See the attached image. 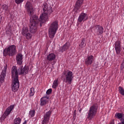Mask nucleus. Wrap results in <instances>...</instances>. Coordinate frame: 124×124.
I'll list each match as a JSON object with an SVG mask.
<instances>
[{"label": "nucleus", "instance_id": "27", "mask_svg": "<svg viewBox=\"0 0 124 124\" xmlns=\"http://www.w3.org/2000/svg\"><path fill=\"white\" fill-rule=\"evenodd\" d=\"M2 8L4 9V10H5V11H7V9H8V7L6 5H4L2 6Z\"/></svg>", "mask_w": 124, "mask_h": 124}, {"label": "nucleus", "instance_id": "5", "mask_svg": "<svg viewBox=\"0 0 124 124\" xmlns=\"http://www.w3.org/2000/svg\"><path fill=\"white\" fill-rule=\"evenodd\" d=\"M61 77L63 79L65 83H68L70 85L74 76L72 72L68 70H65L63 71V74H62Z\"/></svg>", "mask_w": 124, "mask_h": 124}, {"label": "nucleus", "instance_id": "29", "mask_svg": "<svg viewBox=\"0 0 124 124\" xmlns=\"http://www.w3.org/2000/svg\"><path fill=\"white\" fill-rule=\"evenodd\" d=\"M1 22V16L0 15V23Z\"/></svg>", "mask_w": 124, "mask_h": 124}, {"label": "nucleus", "instance_id": "24", "mask_svg": "<svg viewBox=\"0 0 124 124\" xmlns=\"http://www.w3.org/2000/svg\"><path fill=\"white\" fill-rule=\"evenodd\" d=\"M25 0H15V2L16 3V4H21V3H23V2Z\"/></svg>", "mask_w": 124, "mask_h": 124}, {"label": "nucleus", "instance_id": "8", "mask_svg": "<svg viewBox=\"0 0 124 124\" xmlns=\"http://www.w3.org/2000/svg\"><path fill=\"white\" fill-rule=\"evenodd\" d=\"M6 70H7V65H6L3 68L0 75V87L1 86L2 83L4 82V79L6 76Z\"/></svg>", "mask_w": 124, "mask_h": 124}, {"label": "nucleus", "instance_id": "23", "mask_svg": "<svg viewBox=\"0 0 124 124\" xmlns=\"http://www.w3.org/2000/svg\"><path fill=\"white\" fill-rule=\"evenodd\" d=\"M118 91L120 94H122V95H124V89L123 88V87L119 86Z\"/></svg>", "mask_w": 124, "mask_h": 124}, {"label": "nucleus", "instance_id": "11", "mask_svg": "<svg viewBox=\"0 0 124 124\" xmlns=\"http://www.w3.org/2000/svg\"><path fill=\"white\" fill-rule=\"evenodd\" d=\"M94 29L95 33L97 34V35H101L102 34V33H103L104 29L102 27V26L100 25H95Z\"/></svg>", "mask_w": 124, "mask_h": 124}, {"label": "nucleus", "instance_id": "28", "mask_svg": "<svg viewBox=\"0 0 124 124\" xmlns=\"http://www.w3.org/2000/svg\"><path fill=\"white\" fill-rule=\"evenodd\" d=\"M109 124H115V122H114V120L111 121Z\"/></svg>", "mask_w": 124, "mask_h": 124}, {"label": "nucleus", "instance_id": "2", "mask_svg": "<svg viewBox=\"0 0 124 124\" xmlns=\"http://www.w3.org/2000/svg\"><path fill=\"white\" fill-rule=\"evenodd\" d=\"M26 7L28 13L30 16V31H29L28 27H24L22 28L21 33L23 36L26 37V39H31L32 36L31 32L32 33L36 32L39 22H38V16L34 15L33 8H32L31 3L27 1Z\"/></svg>", "mask_w": 124, "mask_h": 124}, {"label": "nucleus", "instance_id": "22", "mask_svg": "<svg viewBox=\"0 0 124 124\" xmlns=\"http://www.w3.org/2000/svg\"><path fill=\"white\" fill-rule=\"evenodd\" d=\"M34 92V88L33 87H32L30 89V93L29 94V96H33L34 95L35 93Z\"/></svg>", "mask_w": 124, "mask_h": 124}, {"label": "nucleus", "instance_id": "16", "mask_svg": "<svg viewBox=\"0 0 124 124\" xmlns=\"http://www.w3.org/2000/svg\"><path fill=\"white\" fill-rule=\"evenodd\" d=\"M57 56L54 53H51L47 55L46 56V60L48 61V62H51L53 61H55L56 60V58Z\"/></svg>", "mask_w": 124, "mask_h": 124}, {"label": "nucleus", "instance_id": "12", "mask_svg": "<svg viewBox=\"0 0 124 124\" xmlns=\"http://www.w3.org/2000/svg\"><path fill=\"white\" fill-rule=\"evenodd\" d=\"M15 106V105H12L6 108V110L4 111V114L3 115L4 118H6L7 116H8L9 115H10V114L11 113V112L12 111V110L14 109Z\"/></svg>", "mask_w": 124, "mask_h": 124}, {"label": "nucleus", "instance_id": "18", "mask_svg": "<svg viewBox=\"0 0 124 124\" xmlns=\"http://www.w3.org/2000/svg\"><path fill=\"white\" fill-rule=\"evenodd\" d=\"M59 86V78L55 79L54 80L52 84V88L53 89H57Z\"/></svg>", "mask_w": 124, "mask_h": 124}, {"label": "nucleus", "instance_id": "25", "mask_svg": "<svg viewBox=\"0 0 124 124\" xmlns=\"http://www.w3.org/2000/svg\"><path fill=\"white\" fill-rule=\"evenodd\" d=\"M121 70H124V61H123L121 65L120 66Z\"/></svg>", "mask_w": 124, "mask_h": 124}, {"label": "nucleus", "instance_id": "9", "mask_svg": "<svg viewBox=\"0 0 124 124\" xmlns=\"http://www.w3.org/2000/svg\"><path fill=\"white\" fill-rule=\"evenodd\" d=\"M51 114H52V111L51 110H49L46 112L44 116V119L42 122V124H47L49 123Z\"/></svg>", "mask_w": 124, "mask_h": 124}, {"label": "nucleus", "instance_id": "4", "mask_svg": "<svg viewBox=\"0 0 124 124\" xmlns=\"http://www.w3.org/2000/svg\"><path fill=\"white\" fill-rule=\"evenodd\" d=\"M98 105L97 103L93 104L87 112V119L89 121H92L96 115Z\"/></svg>", "mask_w": 124, "mask_h": 124}, {"label": "nucleus", "instance_id": "6", "mask_svg": "<svg viewBox=\"0 0 124 124\" xmlns=\"http://www.w3.org/2000/svg\"><path fill=\"white\" fill-rule=\"evenodd\" d=\"M58 21H55L53 22L49 26L48 29V35L50 38H54L55 35L57 33V31H58Z\"/></svg>", "mask_w": 124, "mask_h": 124}, {"label": "nucleus", "instance_id": "19", "mask_svg": "<svg viewBox=\"0 0 124 124\" xmlns=\"http://www.w3.org/2000/svg\"><path fill=\"white\" fill-rule=\"evenodd\" d=\"M69 49V44L68 43H66L62 47V52H64V51H66V50H68Z\"/></svg>", "mask_w": 124, "mask_h": 124}, {"label": "nucleus", "instance_id": "14", "mask_svg": "<svg viewBox=\"0 0 124 124\" xmlns=\"http://www.w3.org/2000/svg\"><path fill=\"white\" fill-rule=\"evenodd\" d=\"M83 0H78L77 1L75 6V10H76L77 12H80L81 10V5L83 4Z\"/></svg>", "mask_w": 124, "mask_h": 124}, {"label": "nucleus", "instance_id": "1", "mask_svg": "<svg viewBox=\"0 0 124 124\" xmlns=\"http://www.w3.org/2000/svg\"><path fill=\"white\" fill-rule=\"evenodd\" d=\"M16 63L19 65L18 69L16 66H13L12 68V77L13 78L12 83V90L13 92H17L20 87L19 82V75H26L29 73L30 68L27 66L23 68V54L18 53L16 55Z\"/></svg>", "mask_w": 124, "mask_h": 124}, {"label": "nucleus", "instance_id": "17", "mask_svg": "<svg viewBox=\"0 0 124 124\" xmlns=\"http://www.w3.org/2000/svg\"><path fill=\"white\" fill-rule=\"evenodd\" d=\"M40 105L41 106H44L48 103V98L47 96L43 97L40 100Z\"/></svg>", "mask_w": 124, "mask_h": 124}, {"label": "nucleus", "instance_id": "10", "mask_svg": "<svg viewBox=\"0 0 124 124\" xmlns=\"http://www.w3.org/2000/svg\"><path fill=\"white\" fill-rule=\"evenodd\" d=\"M94 57L93 55H89L85 59V63L86 65H92L93 62V60Z\"/></svg>", "mask_w": 124, "mask_h": 124}, {"label": "nucleus", "instance_id": "3", "mask_svg": "<svg viewBox=\"0 0 124 124\" xmlns=\"http://www.w3.org/2000/svg\"><path fill=\"white\" fill-rule=\"evenodd\" d=\"M43 11L44 13L40 16V18H38V22H39L40 26L42 27V24L46 22L48 20V16L51 14L53 11H52V7L48 8V4L46 3H44L43 5Z\"/></svg>", "mask_w": 124, "mask_h": 124}, {"label": "nucleus", "instance_id": "13", "mask_svg": "<svg viewBox=\"0 0 124 124\" xmlns=\"http://www.w3.org/2000/svg\"><path fill=\"white\" fill-rule=\"evenodd\" d=\"M115 49L116 54L120 55V53H121V51H122V46H121V42L120 41L115 42Z\"/></svg>", "mask_w": 124, "mask_h": 124}, {"label": "nucleus", "instance_id": "15", "mask_svg": "<svg viewBox=\"0 0 124 124\" xmlns=\"http://www.w3.org/2000/svg\"><path fill=\"white\" fill-rule=\"evenodd\" d=\"M88 19V15L84 13H81L78 16V22L81 23L82 22H85L86 20Z\"/></svg>", "mask_w": 124, "mask_h": 124}, {"label": "nucleus", "instance_id": "20", "mask_svg": "<svg viewBox=\"0 0 124 124\" xmlns=\"http://www.w3.org/2000/svg\"><path fill=\"white\" fill-rule=\"evenodd\" d=\"M29 118H33L35 116V110H31L29 111Z\"/></svg>", "mask_w": 124, "mask_h": 124}, {"label": "nucleus", "instance_id": "30", "mask_svg": "<svg viewBox=\"0 0 124 124\" xmlns=\"http://www.w3.org/2000/svg\"><path fill=\"white\" fill-rule=\"evenodd\" d=\"M22 124H27V121H25Z\"/></svg>", "mask_w": 124, "mask_h": 124}, {"label": "nucleus", "instance_id": "21", "mask_svg": "<svg viewBox=\"0 0 124 124\" xmlns=\"http://www.w3.org/2000/svg\"><path fill=\"white\" fill-rule=\"evenodd\" d=\"M79 46H80V48H84V47H85L86 45H85V38H83L81 40V42L80 44L79 45Z\"/></svg>", "mask_w": 124, "mask_h": 124}, {"label": "nucleus", "instance_id": "26", "mask_svg": "<svg viewBox=\"0 0 124 124\" xmlns=\"http://www.w3.org/2000/svg\"><path fill=\"white\" fill-rule=\"evenodd\" d=\"M52 93V89H49L46 91V94H50Z\"/></svg>", "mask_w": 124, "mask_h": 124}, {"label": "nucleus", "instance_id": "7", "mask_svg": "<svg viewBox=\"0 0 124 124\" xmlns=\"http://www.w3.org/2000/svg\"><path fill=\"white\" fill-rule=\"evenodd\" d=\"M17 49L15 45H12L9 46L7 48H5L3 50L4 56H9V57H13L16 55Z\"/></svg>", "mask_w": 124, "mask_h": 124}]
</instances>
